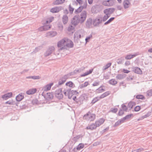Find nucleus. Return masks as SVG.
Here are the masks:
<instances>
[{"label": "nucleus", "mask_w": 152, "mask_h": 152, "mask_svg": "<svg viewBox=\"0 0 152 152\" xmlns=\"http://www.w3.org/2000/svg\"><path fill=\"white\" fill-rule=\"evenodd\" d=\"M83 70V69H75V70L73 72V73L74 74H76L77 73H79L81 72V71Z\"/></svg>", "instance_id": "de8ad7c7"}, {"label": "nucleus", "mask_w": 152, "mask_h": 152, "mask_svg": "<svg viewBox=\"0 0 152 152\" xmlns=\"http://www.w3.org/2000/svg\"><path fill=\"white\" fill-rule=\"evenodd\" d=\"M124 111L122 110H120L118 113L119 115L121 116L123 115L124 113Z\"/></svg>", "instance_id": "338daca9"}, {"label": "nucleus", "mask_w": 152, "mask_h": 152, "mask_svg": "<svg viewBox=\"0 0 152 152\" xmlns=\"http://www.w3.org/2000/svg\"><path fill=\"white\" fill-rule=\"evenodd\" d=\"M115 19L114 17H112L110 18L104 24V25H106L110 23Z\"/></svg>", "instance_id": "ea45409f"}, {"label": "nucleus", "mask_w": 152, "mask_h": 152, "mask_svg": "<svg viewBox=\"0 0 152 152\" xmlns=\"http://www.w3.org/2000/svg\"><path fill=\"white\" fill-rule=\"evenodd\" d=\"M24 98L23 94L22 93H20L17 95L16 97V99L17 101L20 102Z\"/></svg>", "instance_id": "5701e85b"}, {"label": "nucleus", "mask_w": 152, "mask_h": 152, "mask_svg": "<svg viewBox=\"0 0 152 152\" xmlns=\"http://www.w3.org/2000/svg\"><path fill=\"white\" fill-rule=\"evenodd\" d=\"M79 15H76L73 17L72 19L71 23L72 25L74 26H76L79 23L80 20L79 19Z\"/></svg>", "instance_id": "7ed1b4c3"}, {"label": "nucleus", "mask_w": 152, "mask_h": 152, "mask_svg": "<svg viewBox=\"0 0 152 152\" xmlns=\"http://www.w3.org/2000/svg\"><path fill=\"white\" fill-rule=\"evenodd\" d=\"M131 0H124L123 2L124 7L125 9L129 7L131 5Z\"/></svg>", "instance_id": "f8f14e48"}, {"label": "nucleus", "mask_w": 152, "mask_h": 152, "mask_svg": "<svg viewBox=\"0 0 152 152\" xmlns=\"http://www.w3.org/2000/svg\"><path fill=\"white\" fill-rule=\"evenodd\" d=\"M95 114L91 113L90 111H88L86 114L83 115V118L84 120L91 121H94L95 119Z\"/></svg>", "instance_id": "f257e3e1"}, {"label": "nucleus", "mask_w": 152, "mask_h": 152, "mask_svg": "<svg viewBox=\"0 0 152 152\" xmlns=\"http://www.w3.org/2000/svg\"><path fill=\"white\" fill-rule=\"evenodd\" d=\"M74 10V8L72 7L71 5L70 4H69V13L70 14H72Z\"/></svg>", "instance_id": "37998d69"}, {"label": "nucleus", "mask_w": 152, "mask_h": 152, "mask_svg": "<svg viewBox=\"0 0 152 152\" xmlns=\"http://www.w3.org/2000/svg\"><path fill=\"white\" fill-rule=\"evenodd\" d=\"M84 146V145L83 143H80L73 150L74 152H77L78 151H79L83 148Z\"/></svg>", "instance_id": "4468645a"}, {"label": "nucleus", "mask_w": 152, "mask_h": 152, "mask_svg": "<svg viewBox=\"0 0 152 152\" xmlns=\"http://www.w3.org/2000/svg\"><path fill=\"white\" fill-rule=\"evenodd\" d=\"M71 89H69V91L68 92V97L69 99H71L72 98V97L73 96V95L72 94H71V92L70 91Z\"/></svg>", "instance_id": "5fc2aeb1"}, {"label": "nucleus", "mask_w": 152, "mask_h": 152, "mask_svg": "<svg viewBox=\"0 0 152 152\" xmlns=\"http://www.w3.org/2000/svg\"><path fill=\"white\" fill-rule=\"evenodd\" d=\"M123 58L121 57L118 58L117 60V62L118 64H121L123 63Z\"/></svg>", "instance_id": "c03bdc74"}, {"label": "nucleus", "mask_w": 152, "mask_h": 152, "mask_svg": "<svg viewBox=\"0 0 152 152\" xmlns=\"http://www.w3.org/2000/svg\"><path fill=\"white\" fill-rule=\"evenodd\" d=\"M110 94V92L109 91H107L102 94L99 97L101 99L103 98L106 96H108Z\"/></svg>", "instance_id": "f704fd0d"}, {"label": "nucleus", "mask_w": 152, "mask_h": 152, "mask_svg": "<svg viewBox=\"0 0 152 152\" xmlns=\"http://www.w3.org/2000/svg\"><path fill=\"white\" fill-rule=\"evenodd\" d=\"M110 17V16H109L107 15H105L103 17L102 20V21L104 22L105 21Z\"/></svg>", "instance_id": "09e8293b"}, {"label": "nucleus", "mask_w": 152, "mask_h": 152, "mask_svg": "<svg viewBox=\"0 0 152 152\" xmlns=\"http://www.w3.org/2000/svg\"><path fill=\"white\" fill-rule=\"evenodd\" d=\"M55 96L59 99H62L63 97L61 88H59L56 90L55 93Z\"/></svg>", "instance_id": "39448f33"}, {"label": "nucleus", "mask_w": 152, "mask_h": 152, "mask_svg": "<svg viewBox=\"0 0 152 152\" xmlns=\"http://www.w3.org/2000/svg\"><path fill=\"white\" fill-rule=\"evenodd\" d=\"M51 27V26L50 25H44L40 27L39 28V30L41 31H47L50 29Z\"/></svg>", "instance_id": "2eb2a0df"}, {"label": "nucleus", "mask_w": 152, "mask_h": 152, "mask_svg": "<svg viewBox=\"0 0 152 152\" xmlns=\"http://www.w3.org/2000/svg\"><path fill=\"white\" fill-rule=\"evenodd\" d=\"M87 17V13L86 11H82L80 14V16H79V19L80 23H82L85 20Z\"/></svg>", "instance_id": "f03ea898"}, {"label": "nucleus", "mask_w": 152, "mask_h": 152, "mask_svg": "<svg viewBox=\"0 0 152 152\" xmlns=\"http://www.w3.org/2000/svg\"><path fill=\"white\" fill-rule=\"evenodd\" d=\"M1 97L3 99L5 100H7L9 98L6 95V94H5L4 95H3L1 96Z\"/></svg>", "instance_id": "774afa93"}, {"label": "nucleus", "mask_w": 152, "mask_h": 152, "mask_svg": "<svg viewBox=\"0 0 152 152\" xmlns=\"http://www.w3.org/2000/svg\"><path fill=\"white\" fill-rule=\"evenodd\" d=\"M136 98L138 99H144V96L142 95H137L136 96Z\"/></svg>", "instance_id": "a18cd8bd"}, {"label": "nucleus", "mask_w": 152, "mask_h": 152, "mask_svg": "<svg viewBox=\"0 0 152 152\" xmlns=\"http://www.w3.org/2000/svg\"><path fill=\"white\" fill-rule=\"evenodd\" d=\"M37 90L36 88H32L26 91V93L28 95L33 94L35 93Z\"/></svg>", "instance_id": "412c9836"}, {"label": "nucleus", "mask_w": 152, "mask_h": 152, "mask_svg": "<svg viewBox=\"0 0 152 152\" xmlns=\"http://www.w3.org/2000/svg\"><path fill=\"white\" fill-rule=\"evenodd\" d=\"M118 111V109L116 108H111V111L113 113H116Z\"/></svg>", "instance_id": "052dcab7"}, {"label": "nucleus", "mask_w": 152, "mask_h": 152, "mask_svg": "<svg viewBox=\"0 0 152 152\" xmlns=\"http://www.w3.org/2000/svg\"><path fill=\"white\" fill-rule=\"evenodd\" d=\"M66 85L70 88H74L75 87V84L71 81H69L66 83Z\"/></svg>", "instance_id": "cd10ccee"}, {"label": "nucleus", "mask_w": 152, "mask_h": 152, "mask_svg": "<svg viewBox=\"0 0 152 152\" xmlns=\"http://www.w3.org/2000/svg\"><path fill=\"white\" fill-rule=\"evenodd\" d=\"M100 99V98H99V97H96L94 98L92 100V101L91 102V103L92 104H94L95 103H96V102H97V101H99Z\"/></svg>", "instance_id": "79ce46f5"}, {"label": "nucleus", "mask_w": 152, "mask_h": 152, "mask_svg": "<svg viewBox=\"0 0 152 152\" xmlns=\"http://www.w3.org/2000/svg\"><path fill=\"white\" fill-rule=\"evenodd\" d=\"M97 126L95 123H92L90 125H88L86 127V129H87L92 130L96 128Z\"/></svg>", "instance_id": "6ab92c4d"}, {"label": "nucleus", "mask_w": 152, "mask_h": 152, "mask_svg": "<svg viewBox=\"0 0 152 152\" xmlns=\"http://www.w3.org/2000/svg\"><path fill=\"white\" fill-rule=\"evenodd\" d=\"M76 1H73V4H76L77 5L78 3L80 6L83 4V0H76Z\"/></svg>", "instance_id": "2f4dec72"}, {"label": "nucleus", "mask_w": 152, "mask_h": 152, "mask_svg": "<svg viewBox=\"0 0 152 152\" xmlns=\"http://www.w3.org/2000/svg\"><path fill=\"white\" fill-rule=\"evenodd\" d=\"M74 36L77 38H80L83 36V34L82 33V31L79 30L76 32L74 35Z\"/></svg>", "instance_id": "ddd939ff"}, {"label": "nucleus", "mask_w": 152, "mask_h": 152, "mask_svg": "<svg viewBox=\"0 0 152 152\" xmlns=\"http://www.w3.org/2000/svg\"><path fill=\"white\" fill-rule=\"evenodd\" d=\"M89 84L88 82H85L84 83L80 84L78 87L79 89H82L86 87Z\"/></svg>", "instance_id": "a878e982"}, {"label": "nucleus", "mask_w": 152, "mask_h": 152, "mask_svg": "<svg viewBox=\"0 0 152 152\" xmlns=\"http://www.w3.org/2000/svg\"><path fill=\"white\" fill-rule=\"evenodd\" d=\"M92 35L91 34L89 35L88 36H87L85 39L86 43L88 42L90 39L92 38Z\"/></svg>", "instance_id": "49530a36"}, {"label": "nucleus", "mask_w": 152, "mask_h": 152, "mask_svg": "<svg viewBox=\"0 0 152 152\" xmlns=\"http://www.w3.org/2000/svg\"><path fill=\"white\" fill-rule=\"evenodd\" d=\"M42 95L44 96V98L47 100L52 99L53 97V92L47 93L46 94L43 92Z\"/></svg>", "instance_id": "423d86ee"}, {"label": "nucleus", "mask_w": 152, "mask_h": 152, "mask_svg": "<svg viewBox=\"0 0 152 152\" xmlns=\"http://www.w3.org/2000/svg\"><path fill=\"white\" fill-rule=\"evenodd\" d=\"M54 19V17H51L48 20H46V23L48 24V23H50Z\"/></svg>", "instance_id": "bf43d9fd"}, {"label": "nucleus", "mask_w": 152, "mask_h": 152, "mask_svg": "<svg viewBox=\"0 0 152 152\" xmlns=\"http://www.w3.org/2000/svg\"><path fill=\"white\" fill-rule=\"evenodd\" d=\"M125 58L126 60H129L132 58L131 55H127L125 57Z\"/></svg>", "instance_id": "680f3d73"}, {"label": "nucleus", "mask_w": 152, "mask_h": 152, "mask_svg": "<svg viewBox=\"0 0 152 152\" xmlns=\"http://www.w3.org/2000/svg\"><path fill=\"white\" fill-rule=\"evenodd\" d=\"M122 109L123 110L125 111H127V107H126V105L124 104H122L121 105Z\"/></svg>", "instance_id": "6e6d98bb"}, {"label": "nucleus", "mask_w": 152, "mask_h": 152, "mask_svg": "<svg viewBox=\"0 0 152 152\" xmlns=\"http://www.w3.org/2000/svg\"><path fill=\"white\" fill-rule=\"evenodd\" d=\"M111 64L112 63H107L105 66L103 67L102 69V70L104 71L106 69H107L111 66Z\"/></svg>", "instance_id": "4c0bfd02"}, {"label": "nucleus", "mask_w": 152, "mask_h": 152, "mask_svg": "<svg viewBox=\"0 0 152 152\" xmlns=\"http://www.w3.org/2000/svg\"><path fill=\"white\" fill-rule=\"evenodd\" d=\"M102 4L104 6L110 7L113 5L114 2L113 0H108L103 1Z\"/></svg>", "instance_id": "9d476101"}, {"label": "nucleus", "mask_w": 152, "mask_h": 152, "mask_svg": "<svg viewBox=\"0 0 152 152\" xmlns=\"http://www.w3.org/2000/svg\"><path fill=\"white\" fill-rule=\"evenodd\" d=\"M66 40L68 41V39L65 38L61 40L58 42L57 44L58 47L59 48H61V50H62L64 48L63 46H64L65 45V44L66 42Z\"/></svg>", "instance_id": "20e7f679"}, {"label": "nucleus", "mask_w": 152, "mask_h": 152, "mask_svg": "<svg viewBox=\"0 0 152 152\" xmlns=\"http://www.w3.org/2000/svg\"><path fill=\"white\" fill-rule=\"evenodd\" d=\"M92 23V20L91 18H89L87 19L86 23V27L88 28H90L91 26Z\"/></svg>", "instance_id": "aec40b11"}, {"label": "nucleus", "mask_w": 152, "mask_h": 152, "mask_svg": "<svg viewBox=\"0 0 152 152\" xmlns=\"http://www.w3.org/2000/svg\"><path fill=\"white\" fill-rule=\"evenodd\" d=\"M135 105V103L133 102H130L128 104V107L131 109Z\"/></svg>", "instance_id": "e433bc0d"}, {"label": "nucleus", "mask_w": 152, "mask_h": 152, "mask_svg": "<svg viewBox=\"0 0 152 152\" xmlns=\"http://www.w3.org/2000/svg\"><path fill=\"white\" fill-rule=\"evenodd\" d=\"M55 48L53 46L50 47L44 54L45 57H47L50 56L54 50Z\"/></svg>", "instance_id": "6e6552de"}, {"label": "nucleus", "mask_w": 152, "mask_h": 152, "mask_svg": "<svg viewBox=\"0 0 152 152\" xmlns=\"http://www.w3.org/2000/svg\"><path fill=\"white\" fill-rule=\"evenodd\" d=\"M132 71L135 73L139 74H142V71L141 69L138 67H135L132 68Z\"/></svg>", "instance_id": "a211bd4d"}, {"label": "nucleus", "mask_w": 152, "mask_h": 152, "mask_svg": "<svg viewBox=\"0 0 152 152\" xmlns=\"http://www.w3.org/2000/svg\"><path fill=\"white\" fill-rule=\"evenodd\" d=\"M104 121L105 120L104 118H101L96 121L95 124L97 127H99L102 124Z\"/></svg>", "instance_id": "dca6fc26"}, {"label": "nucleus", "mask_w": 152, "mask_h": 152, "mask_svg": "<svg viewBox=\"0 0 152 152\" xmlns=\"http://www.w3.org/2000/svg\"><path fill=\"white\" fill-rule=\"evenodd\" d=\"M133 115V114H131L129 115H127L125 117H124V119H126V120H128Z\"/></svg>", "instance_id": "13d9d810"}, {"label": "nucleus", "mask_w": 152, "mask_h": 152, "mask_svg": "<svg viewBox=\"0 0 152 152\" xmlns=\"http://www.w3.org/2000/svg\"><path fill=\"white\" fill-rule=\"evenodd\" d=\"M75 26H72V25H70L68 28V30L69 31H71L72 30H74L75 28Z\"/></svg>", "instance_id": "3c124183"}, {"label": "nucleus", "mask_w": 152, "mask_h": 152, "mask_svg": "<svg viewBox=\"0 0 152 152\" xmlns=\"http://www.w3.org/2000/svg\"><path fill=\"white\" fill-rule=\"evenodd\" d=\"M146 94V96L151 97L152 96V89L147 91Z\"/></svg>", "instance_id": "58836bf2"}, {"label": "nucleus", "mask_w": 152, "mask_h": 152, "mask_svg": "<svg viewBox=\"0 0 152 152\" xmlns=\"http://www.w3.org/2000/svg\"><path fill=\"white\" fill-rule=\"evenodd\" d=\"M70 91L73 96H75L78 94V93L76 90H70Z\"/></svg>", "instance_id": "864d4df0"}, {"label": "nucleus", "mask_w": 152, "mask_h": 152, "mask_svg": "<svg viewBox=\"0 0 152 152\" xmlns=\"http://www.w3.org/2000/svg\"><path fill=\"white\" fill-rule=\"evenodd\" d=\"M83 9V7L80 6L75 11V13L76 14H77L80 12Z\"/></svg>", "instance_id": "72a5a7b5"}, {"label": "nucleus", "mask_w": 152, "mask_h": 152, "mask_svg": "<svg viewBox=\"0 0 152 152\" xmlns=\"http://www.w3.org/2000/svg\"><path fill=\"white\" fill-rule=\"evenodd\" d=\"M140 109V107L139 106H136L134 109V111L136 112L138 111Z\"/></svg>", "instance_id": "e2e57ef3"}, {"label": "nucleus", "mask_w": 152, "mask_h": 152, "mask_svg": "<svg viewBox=\"0 0 152 152\" xmlns=\"http://www.w3.org/2000/svg\"><path fill=\"white\" fill-rule=\"evenodd\" d=\"M61 9V7H55L53 8L50 9V11L52 13L58 12Z\"/></svg>", "instance_id": "f3484780"}, {"label": "nucleus", "mask_w": 152, "mask_h": 152, "mask_svg": "<svg viewBox=\"0 0 152 152\" xmlns=\"http://www.w3.org/2000/svg\"><path fill=\"white\" fill-rule=\"evenodd\" d=\"M69 89H68L66 90H64V94L65 96H68V92L69 91Z\"/></svg>", "instance_id": "69168bd1"}, {"label": "nucleus", "mask_w": 152, "mask_h": 152, "mask_svg": "<svg viewBox=\"0 0 152 152\" xmlns=\"http://www.w3.org/2000/svg\"><path fill=\"white\" fill-rule=\"evenodd\" d=\"M68 18L66 15H64L62 18V22L64 24H66L68 21Z\"/></svg>", "instance_id": "393cba45"}, {"label": "nucleus", "mask_w": 152, "mask_h": 152, "mask_svg": "<svg viewBox=\"0 0 152 152\" xmlns=\"http://www.w3.org/2000/svg\"><path fill=\"white\" fill-rule=\"evenodd\" d=\"M41 49V47L39 46L35 48L34 50V53H36L39 50Z\"/></svg>", "instance_id": "0e129e2a"}, {"label": "nucleus", "mask_w": 152, "mask_h": 152, "mask_svg": "<svg viewBox=\"0 0 152 152\" xmlns=\"http://www.w3.org/2000/svg\"><path fill=\"white\" fill-rule=\"evenodd\" d=\"M120 121V120H119L118 121L116 122H115V124H114L113 127H115L119 126L121 124Z\"/></svg>", "instance_id": "603ef678"}, {"label": "nucleus", "mask_w": 152, "mask_h": 152, "mask_svg": "<svg viewBox=\"0 0 152 152\" xmlns=\"http://www.w3.org/2000/svg\"><path fill=\"white\" fill-rule=\"evenodd\" d=\"M26 78V79H32L34 80H37L39 79L40 77L39 76H31L27 77Z\"/></svg>", "instance_id": "c9c22d12"}, {"label": "nucleus", "mask_w": 152, "mask_h": 152, "mask_svg": "<svg viewBox=\"0 0 152 152\" xmlns=\"http://www.w3.org/2000/svg\"><path fill=\"white\" fill-rule=\"evenodd\" d=\"M117 83V81L115 79H112L109 81V83L112 85H115Z\"/></svg>", "instance_id": "a19ab883"}, {"label": "nucleus", "mask_w": 152, "mask_h": 152, "mask_svg": "<svg viewBox=\"0 0 152 152\" xmlns=\"http://www.w3.org/2000/svg\"><path fill=\"white\" fill-rule=\"evenodd\" d=\"M102 21V19L97 18L93 20V24L95 26L98 27L99 26V24L101 23Z\"/></svg>", "instance_id": "1a4fd4ad"}, {"label": "nucleus", "mask_w": 152, "mask_h": 152, "mask_svg": "<svg viewBox=\"0 0 152 152\" xmlns=\"http://www.w3.org/2000/svg\"><path fill=\"white\" fill-rule=\"evenodd\" d=\"M69 77V74L66 75L60 79L58 82V85H61L64 84L66 82V80Z\"/></svg>", "instance_id": "0eeeda50"}, {"label": "nucleus", "mask_w": 152, "mask_h": 152, "mask_svg": "<svg viewBox=\"0 0 152 152\" xmlns=\"http://www.w3.org/2000/svg\"><path fill=\"white\" fill-rule=\"evenodd\" d=\"M102 87H104V86H101L99 88H98V89H97L96 90V92L97 93H101L105 91V88H102Z\"/></svg>", "instance_id": "473e14b6"}, {"label": "nucleus", "mask_w": 152, "mask_h": 152, "mask_svg": "<svg viewBox=\"0 0 152 152\" xmlns=\"http://www.w3.org/2000/svg\"><path fill=\"white\" fill-rule=\"evenodd\" d=\"M53 83H51L49 84H47L43 88V89L44 91H47L49 90L51 87V86L53 85Z\"/></svg>", "instance_id": "4be33fe9"}, {"label": "nucleus", "mask_w": 152, "mask_h": 152, "mask_svg": "<svg viewBox=\"0 0 152 152\" xmlns=\"http://www.w3.org/2000/svg\"><path fill=\"white\" fill-rule=\"evenodd\" d=\"M125 74H118L116 76V77L117 79L121 80L125 77Z\"/></svg>", "instance_id": "7c9ffc66"}, {"label": "nucleus", "mask_w": 152, "mask_h": 152, "mask_svg": "<svg viewBox=\"0 0 152 152\" xmlns=\"http://www.w3.org/2000/svg\"><path fill=\"white\" fill-rule=\"evenodd\" d=\"M57 34V33L55 31H50L48 32L47 34V36H50L51 37H53Z\"/></svg>", "instance_id": "bb28decb"}, {"label": "nucleus", "mask_w": 152, "mask_h": 152, "mask_svg": "<svg viewBox=\"0 0 152 152\" xmlns=\"http://www.w3.org/2000/svg\"><path fill=\"white\" fill-rule=\"evenodd\" d=\"M65 44L66 46L67 47L72 48L73 46V42L69 39L68 41L67 40L66 41V42Z\"/></svg>", "instance_id": "b1692460"}, {"label": "nucleus", "mask_w": 152, "mask_h": 152, "mask_svg": "<svg viewBox=\"0 0 152 152\" xmlns=\"http://www.w3.org/2000/svg\"><path fill=\"white\" fill-rule=\"evenodd\" d=\"M114 11V8H110L104 10V13L105 14L110 16V15L112 14Z\"/></svg>", "instance_id": "9b49d317"}, {"label": "nucleus", "mask_w": 152, "mask_h": 152, "mask_svg": "<svg viewBox=\"0 0 152 152\" xmlns=\"http://www.w3.org/2000/svg\"><path fill=\"white\" fill-rule=\"evenodd\" d=\"M93 69H90L89 71H87L85 73H84V74H81L80 75V76L81 77H83L85 76L86 75H87L91 73H92L93 71Z\"/></svg>", "instance_id": "c756f323"}, {"label": "nucleus", "mask_w": 152, "mask_h": 152, "mask_svg": "<svg viewBox=\"0 0 152 152\" xmlns=\"http://www.w3.org/2000/svg\"><path fill=\"white\" fill-rule=\"evenodd\" d=\"M80 135H77L75 137L73 140L75 142H77L78 140L80 138Z\"/></svg>", "instance_id": "8fccbe9b"}, {"label": "nucleus", "mask_w": 152, "mask_h": 152, "mask_svg": "<svg viewBox=\"0 0 152 152\" xmlns=\"http://www.w3.org/2000/svg\"><path fill=\"white\" fill-rule=\"evenodd\" d=\"M65 1V0H56L53 3L54 5H58L64 3Z\"/></svg>", "instance_id": "c85d7f7f"}, {"label": "nucleus", "mask_w": 152, "mask_h": 152, "mask_svg": "<svg viewBox=\"0 0 152 152\" xmlns=\"http://www.w3.org/2000/svg\"><path fill=\"white\" fill-rule=\"evenodd\" d=\"M83 6H82V7H83V9H86V8L87 5V0H85L84 2H83Z\"/></svg>", "instance_id": "4d7b16f0"}]
</instances>
